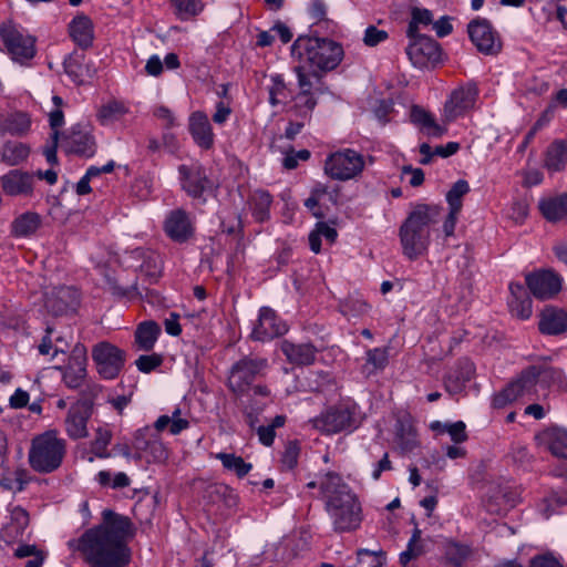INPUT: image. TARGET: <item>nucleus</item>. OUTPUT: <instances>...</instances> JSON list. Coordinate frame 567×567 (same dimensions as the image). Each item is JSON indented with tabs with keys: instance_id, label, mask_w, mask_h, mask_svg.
<instances>
[{
	"instance_id": "obj_1",
	"label": "nucleus",
	"mask_w": 567,
	"mask_h": 567,
	"mask_svg": "<svg viewBox=\"0 0 567 567\" xmlns=\"http://www.w3.org/2000/svg\"><path fill=\"white\" fill-rule=\"evenodd\" d=\"M131 535L127 517L104 511L103 523L81 536L78 549L92 567H126L131 559L126 542Z\"/></svg>"
},
{
	"instance_id": "obj_2",
	"label": "nucleus",
	"mask_w": 567,
	"mask_h": 567,
	"mask_svg": "<svg viewBox=\"0 0 567 567\" xmlns=\"http://www.w3.org/2000/svg\"><path fill=\"white\" fill-rule=\"evenodd\" d=\"M320 497L332 519L334 530L350 532L360 526L361 506L348 484L336 472H326L320 478Z\"/></svg>"
},
{
	"instance_id": "obj_3",
	"label": "nucleus",
	"mask_w": 567,
	"mask_h": 567,
	"mask_svg": "<svg viewBox=\"0 0 567 567\" xmlns=\"http://www.w3.org/2000/svg\"><path fill=\"white\" fill-rule=\"evenodd\" d=\"M441 208L434 205H417L399 229L403 255L415 260L426 254L431 241V226L436 224Z\"/></svg>"
},
{
	"instance_id": "obj_4",
	"label": "nucleus",
	"mask_w": 567,
	"mask_h": 567,
	"mask_svg": "<svg viewBox=\"0 0 567 567\" xmlns=\"http://www.w3.org/2000/svg\"><path fill=\"white\" fill-rule=\"evenodd\" d=\"M291 53L305 66V71L316 78V71H331L343 59V48L328 38L299 37L292 44Z\"/></svg>"
},
{
	"instance_id": "obj_5",
	"label": "nucleus",
	"mask_w": 567,
	"mask_h": 567,
	"mask_svg": "<svg viewBox=\"0 0 567 567\" xmlns=\"http://www.w3.org/2000/svg\"><path fill=\"white\" fill-rule=\"evenodd\" d=\"M65 454V440L55 430H50L32 439L28 458L35 472L48 474L61 466Z\"/></svg>"
},
{
	"instance_id": "obj_6",
	"label": "nucleus",
	"mask_w": 567,
	"mask_h": 567,
	"mask_svg": "<svg viewBox=\"0 0 567 567\" xmlns=\"http://www.w3.org/2000/svg\"><path fill=\"white\" fill-rule=\"evenodd\" d=\"M554 377H558V373L537 365L528 367L516 380L494 395L492 404L496 409H503L523 396L532 400L537 395V386L543 388V383H548Z\"/></svg>"
},
{
	"instance_id": "obj_7",
	"label": "nucleus",
	"mask_w": 567,
	"mask_h": 567,
	"mask_svg": "<svg viewBox=\"0 0 567 567\" xmlns=\"http://www.w3.org/2000/svg\"><path fill=\"white\" fill-rule=\"evenodd\" d=\"M364 167V156L351 148L334 152L324 162V173L332 179L342 182L357 178Z\"/></svg>"
},
{
	"instance_id": "obj_8",
	"label": "nucleus",
	"mask_w": 567,
	"mask_h": 567,
	"mask_svg": "<svg viewBox=\"0 0 567 567\" xmlns=\"http://www.w3.org/2000/svg\"><path fill=\"white\" fill-rule=\"evenodd\" d=\"M268 367L265 358L245 357L230 368L227 385L237 396L245 395L252 385L255 379Z\"/></svg>"
},
{
	"instance_id": "obj_9",
	"label": "nucleus",
	"mask_w": 567,
	"mask_h": 567,
	"mask_svg": "<svg viewBox=\"0 0 567 567\" xmlns=\"http://www.w3.org/2000/svg\"><path fill=\"white\" fill-rule=\"evenodd\" d=\"M155 426H145L134 433L132 447L134 458L145 460L147 463H163L168 458V450L161 440Z\"/></svg>"
},
{
	"instance_id": "obj_10",
	"label": "nucleus",
	"mask_w": 567,
	"mask_h": 567,
	"mask_svg": "<svg viewBox=\"0 0 567 567\" xmlns=\"http://www.w3.org/2000/svg\"><path fill=\"white\" fill-rule=\"evenodd\" d=\"M354 408L340 404L324 410L309 422L321 433L334 434L354 427Z\"/></svg>"
},
{
	"instance_id": "obj_11",
	"label": "nucleus",
	"mask_w": 567,
	"mask_h": 567,
	"mask_svg": "<svg viewBox=\"0 0 567 567\" xmlns=\"http://www.w3.org/2000/svg\"><path fill=\"white\" fill-rule=\"evenodd\" d=\"M92 358L99 374L106 379H115L125 363V352L110 342H100L92 349Z\"/></svg>"
},
{
	"instance_id": "obj_12",
	"label": "nucleus",
	"mask_w": 567,
	"mask_h": 567,
	"mask_svg": "<svg viewBox=\"0 0 567 567\" xmlns=\"http://www.w3.org/2000/svg\"><path fill=\"white\" fill-rule=\"evenodd\" d=\"M295 72L298 79L299 93L292 95L290 112L296 118L310 121L317 106V99L312 92V78L310 73L305 71V66H296Z\"/></svg>"
},
{
	"instance_id": "obj_13",
	"label": "nucleus",
	"mask_w": 567,
	"mask_h": 567,
	"mask_svg": "<svg viewBox=\"0 0 567 567\" xmlns=\"http://www.w3.org/2000/svg\"><path fill=\"white\" fill-rule=\"evenodd\" d=\"M1 39L12 59L17 62H24L35 54L34 38L23 33L10 24L0 27Z\"/></svg>"
},
{
	"instance_id": "obj_14",
	"label": "nucleus",
	"mask_w": 567,
	"mask_h": 567,
	"mask_svg": "<svg viewBox=\"0 0 567 567\" xmlns=\"http://www.w3.org/2000/svg\"><path fill=\"white\" fill-rule=\"evenodd\" d=\"M178 173L183 190L192 198L205 202L204 194L213 188L205 169L199 164L181 165Z\"/></svg>"
},
{
	"instance_id": "obj_15",
	"label": "nucleus",
	"mask_w": 567,
	"mask_h": 567,
	"mask_svg": "<svg viewBox=\"0 0 567 567\" xmlns=\"http://www.w3.org/2000/svg\"><path fill=\"white\" fill-rule=\"evenodd\" d=\"M467 32L477 50L485 54H496L502 48L498 34L486 19H475L470 22Z\"/></svg>"
},
{
	"instance_id": "obj_16",
	"label": "nucleus",
	"mask_w": 567,
	"mask_h": 567,
	"mask_svg": "<svg viewBox=\"0 0 567 567\" xmlns=\"http://www.w3.org/2000/svg\"><path fill=\"white\" fill-rule=\"evenodd\" d=\"M410 38L412 42L408 47L406 53L415 66L425 68L440 61L441 48L435 40L421 34Z\"/></svg>"
},
{
	"instance_id": "obj_17",
	"label": "nucleus",
	"mask_w": 567,
	"mask_h": 567,
	"mask_svg": "<svg viewBox=\"0 0 567 567\" xmlns=\"http://www.w3.org/2000/svg\"><path fill=\"white\" fill-rule=\"evenodd\" d=\"M288 331L286 322H284L277 313L269 307H262L259 310V317L254 326L251 338L256 341H269L280 337Z\"/></svg>"
},
{
	"instance_id": "obj_18",
	"label": "nucleus",
	"mask_w": 567,
	"mask_h": 567,
	"mask_svg": "<svg viewBox=\"0 0 567 567\" xmlns=\"http://www.w3.org/2000/svg\"><path fill=\"white\" fill-rule=\"evenodd\" d=\"M90 402L78 400L72 404L64 420V429L72 440L85 439L89 435L87 421L91 417Z\"/></svg>"
},
{
	"instance_id": "obj_19",
	"label": "nucleus",
	"mask_w": 567,
	"mask_h": 567,
	"mask_svg": "<svg viewBox=\"0 0 567 567\" xmlns=\"http://www.w3.org/2000/svg\"><path fill=\"white\" fill-rule=\"evenodd\" d=\"M477 94V89L473 84L455 89L444 105L445 118L453 121L474 109Z\"/></svg>"
},
{
	"instance_id": "obj_20",
	"label": "nucleus",
	"mask_w": 567,
	"mask_h": 567,
	"mask_svg": "<svg viewBox=\"0 0 567 567\" xmlns=\"http://www.w3.org/2000/svg\"><path fill=\"white\" fill-rule=\"evenodd\" d=\"M86 349L84 346L76 344L72 350V354L64 368H58L62 371L65 385L70 389L81 388L86 378Z\"/></svg>"
},
{
	"instance_id": "obj_21",
	"label": "nucleus",
	"mask_w": 567,
	"mask_h": 567,
	"mask_svg": "<svg viewBox=\"0 0 567 567\" xmlns=\"http://www.w3.org/2000/svg\"><path fill=\"white\" fill-rule=\"evenodd\" d=\"M526 285L537 299H550L561 289L559 276L549 270L537 271L526 276Z\"/></svg>"
},
{
	"instance_id": "obj_22",
	"label": "nucleus",
	"mask_w": 567,
	"mask_h": 567,
	"mask_svg": "<svg viewBox=\"0 0 567 567\" xmlns=\"http://www.w3.org/2000/svg\"><path fill=\"white\" fill-rule=\"evenodd\" d=\"M0 181L2 190L8 196L30 197L33 194L34 177L28 172L12 169Z\"/></svg>"
},
{
	"instance_id": "obj_23",
	"label": "nucleus",
	"mask_w": 567,
	"mask_h": 567,
	"mask_svg": "<svg viewBox=\"0 0 567 567\" xmlns=\"http://www.w3.org/2000/svg\"><path fill=\"white\" fill-rule=\"evenodd\" d=\"M188 131L197 146L210 150L214 146L215 134L208 116L202 111L193 112L188 117Z\"/></svg>"
},
{
	"instance_id": "obj_24",
	"label": "nucleus",
	"mask_w": 567,
	"mask_h": 567,
	"mask_svg": "<svg viewBox=\"0 0 567 567\" xmlns=\"http://www.w3.org/2000/svg\"><path fill=\"white\" fill-rule=\"evenodd\" d=\"M535 440L537 445L557 458H567V430L548 427L539 432Z\"/></svg>"
},
{
	"instance_id": "obj_25",
	"label": "nucleus",
	"mask_w": 567,
	"mask_h": 567,
	"mask_svg": "<svg viewBox=\"0 0 567 567\" xmlns=\"http://www.w3.org/2000/svg\"><path fill=\"white\" fill-rule=\"evenodd\" d=\"M164 230L172 240L184 243L193 236L194 227L185 210L175 209L167 215Z\"/></svg>"
},
{
	"instance_id": "obj_26",
	"label": "nucleus",
	"mask_w": 567,
	"mask_h": 567,
	"mask_svg": "<svg viewBox=\"0 0 567 567\" xmlns=\"http://www.w3.org/2000/svg\"><path fill=\"white\" fill-rule=\"evenodd\" d=\"M538 329L547 336H558L566 332L567 311L553 306L545 307L539 315Z\"/></svg>"
},
{
	"instance_id": "obj_27",
	"label": "nucleus",
	"mask_w": 567,
	"mask_h": 567,
	"mask_svg": "<svg viewBox=\"0 0 567 567\" xmlns=\"http://www.w3.org/2000/svg\"><path fill=\"white\" fill-rule=\"evenodd\" d=\"M62 146L65 152L91 157L95 153L94 138L86 132L73 127L63 136Z\"/></svg>"
},
{
	"instance_id": "obj_28",
	"label": "nucleus",
	"mask_w": 567,
	"mask_h": 567,
	"mask_svg": "<svg viewBox=\"0 0 567 567\" xmlns=\"http://www.w3.org/2000/svg\"><path fill=\"white\" fill-rule=\"evenodd\" d=\"M69 34L81 49L90 48L94 40V25L92 20L84 14L74 17L69 23Z\"/></svg>"
},
{
	"instance_id": "obj_29",
	"label": "nucleus",
	"mask_w": 567,
	"mask_h": 567,
	"mask_svg": "<svg viewBox=\"0 0 567 567\" xmlns=\"http://www.w3.org/2000/svg\"><path fill=\"white\" fill-rule=\"evenodd\" d=\"M280 349L286 359L296 365H310L316 360L317 349L310 343H292L284 340Z\"/></svg>"
},
{
	"instance_id": "obj_30",
	"label": "nucleus",
	"mask_w": 567,
	"mask_h": 567,
	"mask_svg": "<svg viewBox=\"0 0 567 567\" xmlns=\"http://www.w3.org/2000/svg\"><path fill=\"white\" fill-rule=\"evenodd\" d=\"M475 372L474 364L468 360H461L456 368L445 379V390L452 394H460Z\"/></svg>"
},
{
	"instance_id": "obj_31",
	"label": "nucleus",
	"mask_w": 567,
	"mask_h": 567,
	"mask_svg": "<svg viewBox=\"0 0 567 567\" xmlns=\"http://www.w3.org/2000/svg\"><path fill=\"white\" fill-rule=\"evenodd\" d=\"M511 299L508 300V307L511 313L522 320H526L532 316V300L520 284H511Z\"/></svg>"
},
{
	"instance_id": "obj_32",
	"label": "nucleus",
	"mask_w": 567,
	"mask_h": 567,
	"mask_svg": "<svg viewBox=\"0 0 567 567\" xmlns=\"http://www.w3.org/2000/svg\"><path fill=\"white\" fill-rule=\"evenodd\" d=\"M31 127L30 115L25 112H12L0 116V132L14 136L25 135Z\"/></svg>"
},
{
	"instance_id": "obj_33",
	"label": "nucleus",
	"mask_w": 567,
	"mask_h": 567,
	"mask_svg": "<svg viewBox=\"0 0 567 567\" xmlns=\"http://www.w3.org/2000/svg\"><path fill=\"white\" fill-rule=\"evenodd\" d=\"M29 525V514L20 506H16L10 512V523L2 530V536L7 542L16 540L22 537Z\"/></svg>"
},
{
	"instance_id": "obj_34",
	"label": "nucleus",
	"mask_w": 567,
	"mask_h": 567,
	"mask_svg": "<svg viewBox=\"0 0 567 567\" xmlns=\"http://www.w3.org/2000/svg\"><path fill=\"white\" fill-rule=\"evenodd\" d=\"M567 165V141H554L545 153L544 166L549 172H560Z\"/></svg>"
},
{
	"instance_id": "obj_35",
	"label": "nucleus",
	"mask_w": 567,
	"mask_h": 567,
	"mask_svg": "<svg viewBox=\"0 0 567 567\" xmlns=\"http://www.w3.org/2000/svg\"><path fill=\"white\" fill-rule=\"evenodd\" d=\"M539 209L548 221L563 220L567 217V194L542 199Z\"/></svg>"
},
{
	"instance_id": "obj_36",
	"label": "nucleus",
	"mask_w": 567,
	"mask_h": 567,
	"mask_svg": "<svg viewBox=\"0 0 567 567\" xmlns=\"http://www.w3.org/2000/svg\"><path fill=\"white\" fill-rule=\"evenodd\" d=\"M410 118L412 123L420 126L429 136L441 137L446 132V128L439 125L429 112L417 105L412 106Z\"/></svg>"
},
{
	"instance_id": "obj_37",
	"label": "nucleus",
	"mask_w": 567,
	"mask_h": 567,
	"mask_svg": "<svg viewBox=\"0 0 567 567\" xmlns=\"http://www.w3.org/2000/svg\"><path fill=\"white\" fill-rule=\"evenodd\" d=\"M161 327L153 320L141 322L135 330V344L140 350L150 351L154 348Z\"/></svg>"
},
{
	"instance_id": "obj_38",
	"label": "nucleus",
	"mask_w": 567,
	"mask_h": 567,
	"mask_svg": "<svg viewBox=\"0 0 567 567\" xmlns=\"http://www.w3.org/2000/svg\"><path fill=\"white\" fill-rule=\"evenodd\" d=\"M29 154V146L22 142L8 141L0 146L1 162L9 166H16L24 162Z\"/></svg>"
},
{
	"instance_id": "obj_39",
	"label": "nucleus",
	"mask_w": 567,
	"mask_h": 567,
	"mask_svg": "<svg viewBox=\"0 0 567 567\" xmlns=\"http://www.w3.org/2000/svg\"><path fill=\"white\" fill-rule=\"evenodd\" d=\"M41 225V217L33 212H27L18 216L11 224V234L14 237H28L33 235Z\"/></svg>"
},
{
	"instance_id": "obj_40",
	"label": "nucleus",
	"mask_w": 567,
	"mask_h": 567,
	"mask_svg": "<svg viewBox=\"0 0 567 567\" xmlns=\"http://www.w3.org/2000/svg\"><path fill=\"white\" fill-rule=\"evenodd\" d=\"M134 254L136 258L142 260L140 265L141 272L152 280H156L162 272L161 256L156 251L148 249H136Z\"/></svg>"
},
{
	"instance_id": "obj_41",
	"label": "nucleus",
	"mask_w": 567,
	"mask_h": 567,
	"mask_svg": "<svg viewBox=\"0 0 567 567\" xmlns=\"http://www.w3.org/2000/svg\"><path fill=\"white\" fill-rule=\"evenodd\" d=\"M128 113V107L124 102L112 100L100 106L97 111L99 122L106 126L120 121Z\"/></svg>"
},
{
	"instance_id": "obj_42",
	"label": "nucleus",
	"mask_w": 567,
	"mask_h": 567,
	"mask_svg": "<svg viewBox=\"0 0 567 567\" xmlns=\"http://www.w3.org/2000/svg\"><path fill=\"white\" fill-rule=\"evenodd\" d=\"M271 84L268 87L269 103L271 106L286 104L292 99V91L286 84L282 75L274 74L270 76Z\"/></svg>"
},
{
	"instance_id": "obj_43",
	"label": "nucleus",
	"mask_w": 567,
	"mask_h": 567,
	"mask_svg": "<svg viewBox=\"0 0 567 567\" xmlns=\"http://www.w3.org/2000/svg\"><path fill=\"white\" fill-rule=\"evenodd\" d=\"M64 71L69 78L76 84L84 82V78L87 73V69L84 64V54L79 52H72L64 60Z\"/></svg>"
},
{
	"instance_id": "obj_44",
	"label": "nucleus",
	"mask_w": 567,
	"mask_h": 567,
	"mask_svg": "<svg viewBox=\"0 0 567 567\" xmlns=\"http://www.w3.org/2000/svg\"><path fill=\"white\" fill-rule=\"evenodd\" d=\"M156 431H168L173 435L179 434L189 426V422L181 416V410L175 409L172 415H161L154 423Z\"/></svg>"
},
{
	"instance_id": "obj_45",
	"label": "nucleus",
	"mask_w": 567,
	"mask_h": 567,
	"mask_svg": "<svg viewBox=\"0 0 567 567\" xmlns=\"http://www.w3.org/2000/svg\"><path fill=\"white\" fill-rule=\"evenodd\" d=\"M272 203L271 195L266 190H256L250 197L252 215L256 220L262 223L269 218V208Z\"/></svg>"
},
{
	"instance_id": "obj_46",
	"label": "nucleus",
	"mask_w": 567,
	"mask_h": 567,
	"mask_svg": "<svg viewBox=\"0 0 567 567\" xmlns=\"http://www.w3.org/2000/svg\"><path fill=\"white\" fill-rule=\"evenodd\" d=\"M216 458L221 462L226 470L236 473L240 478L246 476L252 468L250 463L245 462L241 456H237L233 453H218L216 454Z\"/></svg>"
},
{
	"instance_id": "obj_47",
	"label": "nucleus",
	"mask_w": 567,
	"mask_h": 567,
	"mask_svg": "<svg viewBox=\"0 0 567 567\" xmlns=\"http://www.w3.org/2000/svg\"><path fill=\"white\" fill-rule=\"evenodd\" d=\"M174 13L181 20H188L199 14L204 9L203 0H171Z\"/></svg>"
},
{
	"instance_id": "obj_48",
	"label": "nucleus",
	"mask_w": 567,
	"mask_h": 567,
	"mask_svg": "<svg viewBox=\"0 0 567 567\" xmlns=\"http://www.w3.org/2000/svg\"><path fill=\"white\" fill-rule=\"evenodd\" d=\"M470 192V185L465 179H458L453 184L446 194L449 210L461 213L463 207V197Z\"/></svg>"
},
{
	"instance_id": "obj_49",
	"label": "nucleus",
	"mask_w": 567,
	"mask_h": 567,
	"mask_svg": "<svg viewBox=\"0 0 567 567\" xmlns=\"http://www.w3.org/2000/svg\"><path fill=\"white\" fill-rule=\"evenodd\" d=\"M472 549L467 545L451 542L446 545L445 557L454 567H462L471 556Z\"/></svg>"
},
{
	"instance_id": "obj_50",
	"label": "nucleus",
	"mask_w": 567,
	"mask_h": 567,
	"mask_svg": "<svg viewBox=\"0 0 567 567\" xmlns=\"http://www.w3.org/2000/svg\"><path fill=\"white\" fill-rule=\"evenodd\" d=\"M112 440V432L106 427H99L95 437L91 443V452L99 458L110 457L107 446Z\"/></svg>"
},
{
	"instance_id": "obj_51",
	"label": "nucleus",
	"mask_w": 567,
	"mask_h": 567,
	"mask_svg": "<svg viewBox=\"0 0 567 567\" xmlns=\"http://www.w3.org/2000/svg\"><path fill=\"white\" fill-rule=\"evenodd\" d=\"M433 23V16L427 9L414 8L412 10V19L409 23L408 35L416 37L420 25H429Z\"/></svg>"
},
{
	"instance_id": "obj_52",
	"label": "nucleus",
	"mask_w": 567,
	"mask_h": 567,
	"mask_svg": "<svg viewBox=\"0 0 567 567\" xmlns=\"http://www.w3.org/2000/svg\"><path fill=\"white\" fill-rule=\"evenodd\" d=\"M341 311L344 316L359 317L367 313L370 306L359 297H349L341 305Z\"/></svg>"
},
{
	"instance_id": "obj_53",
	"label": "nucleus",
	"mask_w": 567,
	"mask_h": 567,
	"mask_svg": "<svg viewBox=\"0 0 567 567\" xmlns=\"http://www.w3.org/2000/svg\"><path fill=\"white\" fill-rule=\"evenodd\" d=\"M389 353L385 348H374L367 352V365H371L372 370L369 373L377 370H382L388 364Z\"/></svg>"
},
{
	"instance_id": "obj_54",
	"label": "nucleus",
	"mask_w": 567,
	"mask_h": 567,
	"mask_svg": "<svg viewBox=\"0 0 567 567\" xmlns=\"http://www.w3.org/2000/svg\"><path fill=\"white\" fill-rule=\"evenodd\" d=\"M544 503L546 504L545 513L548 517L557 507L567 505V488L564 491H553L546 498H544Z\"/></svg>"
},
{
	"instance_id": "obj_55",
	"label": "nucleus",
	"mask_w": 567,
	"mask_h": 567,
	"mask_svg": "<svg viewBox=\"0 0 567 567\" xmlns=\"http://www.w3.org/2000/svg\"><path fill=\"white\" fill-rule=\"evenodd\" d=\"M163 362V359L159 354L152 353V354H145L141 355L136 361L135 364L137 369L141 372L148 373L159 367Z\"/></svg>"
},
{
	"instance_id": "obj_56",
	"label": "nucleus",
	"mask_w": 567,
	"mask_h": 567,
	"mask_svg": "<svg viewBox=\"0 0 567 567\" xmlns=\"http://www.w3.org/2000/svg\"><path fill=\"white\" fill-rule=\"evenodd\" d=\"M389 34L385 30L378 29L374 25H369L363 35V42L368 47H375L385 41Z\"/></svg>"
},
{
	"instance_id": "obj_57",
	"label": "nucleus",
	"mask_w": 567,
	"mask_h": 567,
	"mask_svg": "<svg viewBox=\"0 0 567 567\" xmlns=\"http://www.w3.org/2000/svg\"><path fill=\"white\" fill-rule=\"evenodd\" d=\"M300 447L297 442H289L286 445L285 452L281 457V463L288 470H292L297 463L299 457Z\"/></svg>"
},
{
	"instance_id": "obj_58",
	"label": "nucleus",
	"mask_w": 567,
	"mask_h": 567,
	"mask_svg": "<svg viewBox=\"0 0 567 567\" xmlns=\"http://www.w3.org/2000/svg\"><path fill=\"white\" fill-rule=\"evenodd\" d=\"M444 430L451 436V440L456 443H463L467 440L466 434V425L463 421H457L454 423H450L449 425H444Z\"/></svg>"
},
{
	"instance_id": "obj_59",
	"label": "nucleus",
	"mask_w": 567,
	"mask_h": 567,
	"mask_svg": "<svg viewBox=\"0 0 567 567\" xmlns=\"http://www.w3.org/2000/svg\"><path fill=\"white\" fill-rule=\"evenodd\" d=\"M153 114L163 123L166 128H171L176 125V120L173 112L164 105L156 106L153 111Z\"/></svg>"
},
{
	"instance_id": "obj_60",
	"label": "nucleus",
	"mask_w": 567,
	"mask_h": 567,
	"mask_svg": "<svg viewBox=\"0 0 567 567\" xmlns=\"http://www.w3.org/2000/svg\"><path fill=\"white\" fill-rule=\"evenodd\" d=\"M230 114H231L230 106L228 104H226L225 102L220 101L216 104V111L213 114V121L218 125H223L228 120Z\"/></svg>"
},
{
	"instance_id": "obj_61",
	"label": "nucleus",
	"mask_w": 567,
	"mask_h": 567,
	"mask_svg": "<svg viewBox=\"0 0 567 567\" xmlns=\"http://www.w3.org/2000/svg\"><path fill=\"white\" fill-rule=\"evenodd\" d=\"M178 320H179V315H177L175 312H172L169 315V317L165 319V321H164L165 331L168 334L174 336V337H177L181 334L182 328H181Z\"/></svg>"
},
{
	"instance_id": "obj_62",
	"label": "nucleus",
	"mask_w": 567,
	"mask_h": 567,
	"mask_svg": "<svg viewBox=\"0 0 567 567\" xmlns=\"http://www.w3.org/2000/svg\"><path fill=\"white\" fill-rule=\"evenodd\" d=\"M530 567H563L551 555H542L532 559Z\"/></svg>"
},
{
	"instance_id": "obj_63",
	"label": "nucleus",
	"mask_w": 567,
	"mask_h": 567,
	"mask_svg": "<svg viewBox=\"0 0 567 567\" xmlns=\"http://www.w3.org/2000/svg\"><path fill=\"white\" fill-rule=\"evenodd\" d=\"M432 27L436 35L440 38L449 35L453 30L450 18L447 17L440 18L437 21L432 23Z\"/></svg>"
},
{
	"instance_id": "obj_64",
	"label": "nucleus",
	"mask_w": 567,
	"mask_h": 567,
	"mask_svg": "<svg viewBox=\"0 0 567 567\" xmlns=\"http://www.w3.org/2000/svg\"><path fill=\"white\" fill-rule=\"evenodd\" d=\"M310 16L317 22L326 19L327 7L321 0H313L309 8Z\"/></svg>"
}]
</instances>
